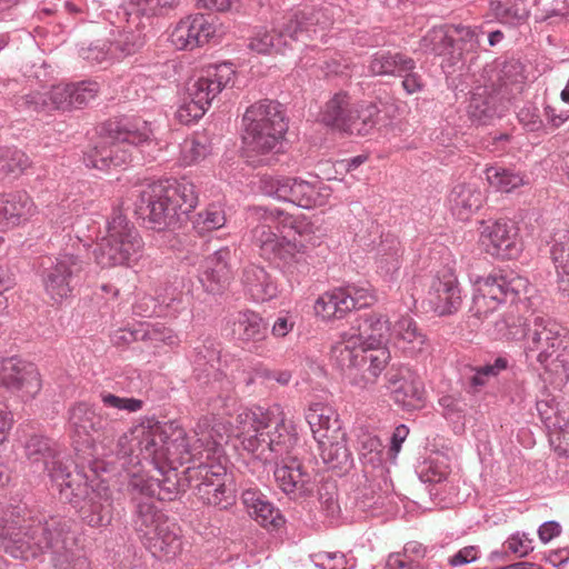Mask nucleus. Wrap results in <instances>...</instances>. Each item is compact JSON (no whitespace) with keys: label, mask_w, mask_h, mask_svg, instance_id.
<instances>
[{"label":"nucleus","mask_w":569,"mask_h":569,"mask_svg":"<svg viewBox=\"0 0 569 569\" xmlns=\"http://www.w3.org/2000/svg\"><path fill=\"white\" fill-rule=\"evenodd\" d=\"M231 432L256 459L264 463L276 461L274 480L286 495L299 498L313 492V475L291 455L298 441L296 426L286 418L279 405L242 410L237 415Z\"/></svg>","instance_id":"obj_1"},{"label":"nucleus","mask_w":569,"mask_h":569,"mask_svg":"<svg viewBox=\"0 0 569 569\" xmlns=\"http://www.w3.org/2000/svg\"><path fill=\"white\" fill-rule=\"evenodd\" d=\"M0 546L13 558H36L50 552L56 569H89L68 522L30 517L21 519L20 508H0Z\"/></svg>","instance_id":"obj_2"},{"label":"nucleus","mask_w":569,"mask_h":569,"mask_svg":"<svg viewBox=\"0 0 569 569\" xmlns=\"http://www.w3.org/2000/svg\"><path fill=\"white\" fill-rule=\"evenodd\" d=\"M199 445L194 432L188 437L176 422L147 419L119 437L112 453L129 476L144 465L163 475L167 468L176 470L193 457L199 458Z\"/></svg>","instance_id":"obj_3"},{"label":"nucleus","mask_w":569,"mask_h":569,"mask_svg":"<svg viewBox=\"0 0 569 569\" xmlns=\"http://www.w3.org/2000/svg\"><path fill=\"white\" fill-rule=\"evenodd\" d=\"M387 316L366 312L359 315L332 346L331 360L352 386L368 389L376 383L391 358L390 351L382 347L391 336Z\"/></svg>","instance_id":"obj_4"},{"label":"nucleus","mask_w":569,"mask_h":569,"mask_svg":"<svg viewBox=\"0 0 569 569\" xmlns=\"http://www.w3.org/2000/svg\"><path fill=\"white\" fill-rule=\"evenodd\" d=\"M227 427L216 416H206L194 427L197 441H200L199 458L190 460L188 467L190 478L198 481L194 486L196 496L206 505L226 509L234 501V490L228 475V458L223 453L221 442L227 435Z\"/></svg>","instance_id":"obj_5"},{"label":"nucleus","mask_w":569,"mask_h":569,"mask_svg":"<svg viewBox=\"0 0 569 569\" xmlns=\"http://www.w3.org/2000/svg\"><path fill=\"white\" fill-rule=\"evenodd\" d=\"M108 134L84 156V163L99 170L120 167L132 160L134 149L158 146L157 128L153 122L141 117L123 118L111 121Z\"/></svg>","instance_id":"obj_6"},{"label":"nucleus","mask_w":569,"mask_h":569,"mask_svg":"<svg viewBox=\"0 0 569 569\" xmlns=\"http://www.w3.org/2000/svg\"><path fill=\"white\" fill-rule=\"evenodd\" d=\"M198 204V193L192 182L156 181L144 186L137 200L138 210L162 230L182 221Z\"/></svg>","instance_id":"obj_7"},{"label":"nucleus","mask_w":569,"mask_h":569,"mask_svg":"<svg viewBox=\"0 0 569 569\" xmlns=\"http://www.w3.org/2000/svg\"><path fill=\"white\" fill-rule=\"evenodd\" d=\"M507 329L503 337L510 340H518L527 337V351H539L537 360L545 370L555 377L560 383L569 380V355L558 352L561 346L560 326L552 319L545 316H535L530 323L519 318L517 322L510 319L498 322Z\"/></svg>","instance_id":"obj_8"},{"label":"nucleus","mask_w":569,"mask_h":569,"mask_svg":"<svg viewBox=\"0 0 569 569\" xmlns=\"http://www.w3.org/2000/svg\"><path fill=\"white\" fill-rule=\"evenodd\" d=\"M24 449L32 471L47 472L61 499L78 503L86 497V475L72 470V461L54 440L36 435L29 438Z\"/></svg>","instance_id":"obj_9"},{"label":"nucleus","mask_w":569,"mask_h":569,"mask_svg":"<svg viewBox=\"0 0 569 569\" xmlns=\"http://www.w3.org/2000/svg\"><path fill=\"white\" fill-rule=\"evenodd\" d=\"M331 11L332 8L323 7L292 12L283 18L277 34L267 30L257 31L250 39L249 48L257 53L268 54L280 51L281 44L291 47V42H301L306 46L308 40L325 36L323 31L332 23Z\"/></svg>","instance_id":"obj_10"},{"label":"nucleus","mask_w":569,"mask_h":569,"mask_svg":"<svg viewBox=\"0 0 569 569\" xmlns=\"http://www.w3.org/2000/svg\"><path fill=\"white\" fill-rule=\"evenodd\" d=\"M242 122L243 143L249 152L258 154L277 150L288 129L280 104L269 99L248 107Z\"/></svg>","instance_id":"obj_11"},{"label":"nucleus","mask_w":569,"mask_h":569,"mask_svg":"<svg viewBox=\"0 0 569 569\" xmlns=\"http://www.w3.org/2000/svg\"><path fill=\"white\" fill-rule=\"evenodd\" d=\"M252 214L257 224L251 230L252 243L260 256L272 261L290 262L300 253V246L280 237L286 228H293V217L278 208L254 207Z\"/></svg>","instance_id":"obj_12"},{"label":"nucleus","mask_w":569,"mask_h":569,"mask_svg":"<svg viewBox=\"0 0 569 569\" xmlns=\"http://www.w3.org/2000/svg\"><path fill=\"white\" fill-rule=\"evenodd\" d=\"M142 240L128 219L116 212L107 222V234L97 243L93 256L101 268L124 266L138 259Z\"/></svg>","instance_id":"obj_13"},{"label":"nucleus","mask_w":569,"mask_h":569,"mask_svg":"<svg viewBox=\"0 0 569 569\" xmlns=\"http://www.w3.org/2000/svg\"><path fill=\"white\" fill-rule=\"evenodd\" d=\"M259 189L266 196L305 209L325 206L331 196L330 187L320 180L307 181L298 177L263 176Z\"/></svg>","instance_id":"obj_14"},{"label":"nucleus","mask_w":569,"mask_h":569,"mask_svg":"<svg viewBox=\"0 0 569 569\" xmlns=\"http://www.w3.org/2000/svg\"><path fill=\"white\" fill-rule=\"evenodd\" d=\"M136 511L133 516L134 529L142 543L153 553L166 555L176 552L180 547L179 538L170 530L169 521L149 498L134 497Z\"/></svg>","instance_id":"obj_15"},{"label":"nucleus","mask_w":569,"mask_h":569,"mask_svg":"<svg viewBox=\"0 0 569 569\" xmlns=\"http://www.w3.org/2000/svg\"><path fill=\"white\" fill-rule=\"evenodd\" d=\"M377 300L367 287H335L317 299L315 311L325 320L341 319L349 311L369 307Z\"/></svg>","instance_id":"obj_16"},{"label":"nucleus","mask_w":569,"mask_h":569,"mask_svg":"<svg viewBox=\"0 0 569 569\" xmlns=\"http://www.w3.org/2000/svg\"><path fill=\"white\" fill-rule=\"evenodd\" d=\"M68 423L79 438L88 437L92 442H99L103 447L106 441L113 438L116 431L107 415L84 401L76 402L69 408Z\"/></svg>","instance_id":"obj_17"},{"label":"nucleus","mask_w":569,"mask_h":569,"mask_svg":"<svg viewBox=\"0 0 569 569\" xmlns=\"http://www.w3.org/2000/svg\"><path fill=\"white\" fill-rule=\"evenodd\" d=\"M0 381L24 402L33 399L42 387L36 366L17 358L0 359Z\"/></svg>","instance_id":"obj_18"},{"label":"nucleus","mask_w":569,"mask_h":569,"mask_svg":"<svg viewBox=\"0 0 569 569\" xmlns=\"http://www.w3.org/2000/svg\"><path fill=\"white\" fill-rule=\"evenodd\" d=\"M236 70L230 62L211 64L202 69L187 88L188 99H194L209 108L213 99L228 86L233 83Z\"/></svg>","instance_id":"obj_19"},{"label":"nucleus","mask_w":569,"mask_h":569,"mask_svg":"<svg viewBox=\"0 0 569 569\" xmlns=\"http://www.w3.org/2000/svg\"><path fill=\"white\" fill-rule=\"evenodd\" d=\"M479 240L486 252L501 259H513L522 249L518 229L505 220L483 222Z\"/></svg>","instance_id":"obj_20"},{"label":"nucleus","mask_w":569,"mask_h":569,"mask_svg":"<svg viewBox=\"0 0 569 569\" xmlns=\"http://www.w3.org/2000/svg\"><path fill=\"white\" fill-rule=\"evenodd\" d=\"M388 389L393 400L406 410H415L423 403V386L409 368L401 367L387 372Z\"/></svg>","instance_id":"obj_21"},{"label":"nucleus","mask_w":569,"mask_h":569,"mask_svg":"<svg viewBox=\"0 0 569 569\" xmlns=\"http://www.w3.org/2000/svg\"><path fill=\"white\" fill-rule=\"evenodd\" d=\"M88 487V493L76 503L69 501L74 508H79L83 519L91 527L108 526L112 520V498L110 490L99 483L97 488Z\"/></svg>","instance_id":"obj_22"},{"label":"nucleus","mask_w":569,"mask_h":569,"mask_svg":"<svg viewBox=\"0 0 569 569\" xmlns=\"http://www.w3.org/2000/svg\"><path fill=\"white\" fill-rule=\"evenodd\" d=\"M214 27L203 14L181 19L170 34L171 43L178 50L194 49L214 34Z\"/></svg>","instance_id":"obj_23"},{"label":"nucleus","mask_w":569,"mask_h":569,"mask_svg":"<svg viewBox=\"0 0 569 569\" xmlns=\"http://www.w3.org/2000/svg\"><path fill=\"white\" fill-rule=\"evenodd\" d=\"M70 93L68 83H59L50 88L31 91L17 101L20 109L36 112L70 111Z\"/></svg>","instance_id":"obj_24"},{"label":"nucleus","mask_w":569,"mask_h":569,"mask_svg":"<svg viewBox=\"0 0 569 569\" xmlns=\"http://www.w3.org/2000/svg\"><path fill=\"white\" fill-rule=\"evenodd\" d=\"M37 213V206L24 191L0 194V231L4 232L28 221Z\"/></svg>","instance_id":"obj_25"},{"label":"nucleus","mask_w":569,"mask_h":569,"mask_svg":"<svg viewBox=\"0 0 569 569\" xmlns=\"http://www.w3.org/2000/svg\"><path fill=\"white\" fill-rule=\"evenodd\" d=\"M356 437L359 459L366 472L372 477L379 476L386 479L388 470L383 465V445L379 437L363 428L357 429ZM385 486L389 487L387 480H385Z\"/></svg>","instance_id":"obj_26"},{"label":"nucleus","mask_w":569,"mask_h":569,"mask_svg":"<svg viewBox=\"0 0 569 569\" xmlns=\"http://www.w3.org/2000/svg\"><path fill=\"white\" fill-rule=\"evenodd\" d=\"M357 103L351 101L347 93L335 94L325 107L322 112V121L339 131H366L369 122L362 119V127L355 126L350 119Z\"/></svg>","instance_id":"obj_27"},{"label":"nucleus","mask_w":569,"mask_h":569,"mask_svg":"<svg viewBox=\"0 0 569 569\" xmlns=\"http://www.w3.org/2000/svg\"><path fill=\"white\" fill-rule=\"evenodd\" d=\"M82 263L70 253H62L54 260L44 258L41 261L39 273L43 282L50 284H68L79 278Z\"/></svg>","instance_id":"obj_28"},{"label":"nucleus","mask_w":569,"mask_h":569,"mask_svg":"<svg viewBox=\"0 0 569 569\" xmlns=\"http://www.w3.org/2000/svg\"><path fill=\"white\" fill-rule=\"evenodd\" d=\"M144 29V21L129 11L126 27L110 41L114 58L122 59L139 51L146 42Z\"/></svg>","instance_id":"obj_29"},{"label":"nucleus","mask_w":569,"mask_h":569,"mask_svg":"<svg viewBox=\"0 0 569 569\" xmlns=\"http://www.w3.org/2000/svg\"><path fill=\"white\" fill-rule=\"evenodd\" d=\"M129 486L133 492L149 499L156 497L160 501H172L178 495V482L170 476L159 480L140 472H132Z\"/></svg>","instance_id":"obj_30"},{"label":"nucleus","mask_w":569,"mask_h":569,"mask_svg":"<svg viewBox=\"0 0 569 569\" xmlns=\"http://www.w3.org/2000/svg\"><path fill=\"white\" fill-rule=\"evenodd\" d=\"M306 420L316 441L342 431L337 411L328 403L311 402L306 411Z\"/></svg>","instance_id":"obj_31"},{"label":"nucleus","mask_w":569,"mask_h":569,"mask_svg":"<svg viewBox=\"0 0 569 569\" xmlns=\"http://www.w3.org/2000/svg\"><path fill=\"white\" fill-rule=\"evenodd\" d=\"M482 202L481 190L472 183H458L448 196L449 209L459 220L469 219L482 206Z\"/></svg>","instance_id":"obj_32"},{"label":"nucleus","mask_w":569,"mask_h":569,"mask_svg":"<svg viewBox=\"0 0 569 569\" xmlns=\"http://www.w3.org/2000/svg\"><path fill=\"white\" fill-rule=\"evenodd\" d=\"M499 108L500 99L493 90L487 87H477L471 92L467 111L475 121L486 123L500 114Z\"/></svg>","instance_id":"obj_33"},{"label":"nucleus","mask_w":569,"mask_h":569,"mask_svg":"<svg viewBox=\"0 0 569 569\" xmlns=\"http://www.w3.org/2000/svg\"><path fill=\"white\" fill-rule=\"evenodd\" d=\"M416 69L412 58L401 52L381 51L372 56L369 63L371 76H402L405 71Z\"/></svg>","instance_id":"obj_34"},{"label":"nucleus","mask_w":569,"mask_h":569,"mask_svg":"<svg viewBox=\"0 0 569 569\" xmlns=\"http://www.w3.org/2000/svg\"><path fill=\"white\" fill-rule=\"evenodd\" d=\"M317 442L320 457L329 468H342L348 465L350 452L346 445V433L343 431L319 439Z\"/></svg>","instance_id":"obj_35"},{"label":"nucleus","mask_w":569,"mask_h":569,"mask_svg":"<svg viewBox=\"0 0 569 569\" xmlns=\"http://www.w3.org/2000/svg\"><path fill=\"white\" fill-rule=\"evenodd\" d=\"M230 250L221 248L207 257L200 266L198 280L201 284L206 282L220 283L228 280Z\"/></svg>","instance_id":"obj_36"},{"label":"nucleus","mask_w":569,"mask_h":569,"mask_svg":"<svg viewBox=\"0 0 569 569\" xmlns=\"http://www.w3.org/2000/svg\"><path fill=\"white\" fill-rule=\"evenodd\" d=\"M233 332L244 342H258L266 338L267 326L258 313L244 310L234 318Z\"/></svg>","instance_id":"obj_37"},{"label":"nucleus","mask_w":569,"mask_h":569,"mask_svg":"<svg viewBox=\"0 0 569 569\" xmlns=\"http://www.w3.org/2000/svg\"><path fill=\"white\" fill-rule=\"evenodd\" d=\"M435 290L428 291L427 303L438 316L450 315L455 312L460 302V287H433Z\"/></svg>","instance_id":"obj_38"},{"label":"nucleus","mask_w":569,"mask_h":569,"mask_svg":"<svg viewBox=\"0 0 569 569\" xmlns=\"http://www.w3.org/2000/svg\"><path fill=\"white\" fill-rule=\"evenodd\" d=\"M489 186L499 192L509 193L526 183L525 176L513 169L491 166L486 169Z\"/></svg>","instance_id":"obj_39"},{"label":"nucleus","mask_w":569,"mask_h":569,"mask_svg":"<svg viewBox=\"0 0 569 569\" xmlns=\"http://www.w3.org/2000/svg\"><path fill=\"white\" fill-rule=\"evenodd\" d=\"M396 339L408 345L412 351L421 350L426 343V336L418 328L417 322L409 316H402L392 327L390 331Z\"/></svg>","instance_id":"obj_40"},{"label":"nucleus","mask_w":569,"mask_h":569,"mask_svg":"<svg viewBox=\"0 0 569 569\" xmlns=\"http://www.w3.org/2000/svg\"><path fill=\"white\" fill-rule=\"evenodd\" d=\"M559 282H569V232L560 231L555 234L550 249Z\"/></svg>","instance_id":"obj_41"},{"label":"nucleus","mask_w":569,"mask_h":569,"mask_svg":"<svg viewBox=\"0 0 569 569\" xmlns=\"http://www.w3.org/2000/svg\"><path fill=\"white\" fill-rule=\"evenodd\" d=\"M453 44V39L449 37L445 27H435L429 30L420 40V49L425 52H431L442 56L449 52Z\"/></svg>","instance_id":"obj_42"},{"label":"nucleus","mask_w":569,"mask_h":569,"mask_svg":"<svg viewBox=\"0 0 569 569\" xmlns=\"http://www.w3.org/2000/svg\"><path fill=\"white\" fill-rule=\"evenodd\" d=\"M70 93V111L81 109L94 100L100 91V84L97 81L86 80L77 83H68Z\"/></svg>","instance_id":"obj_43"},{"label":"nucleus","mask_w":569,"mask_h":569,"mask_svg":"<svg viewBox=\"0 0 569 569\" xmlns=\"http://www.w3.org/2000/svg\"><path fill=\"white\" fill-rule=\"evenodd\" d=\"M30 166L29 157L17 148L0 146V172L20 174Z\"/></svg>","instance_id":"obj_44"},{"label":"nucleus","mask_w":569,"mask_h":569,"mask_svg":"<svg viewBox=\"0 0 569 569\" xmlns=\"http://www.w3.org/2000/svg\"><path fill=\"white\" fill-rule=\"evenodd\" d=\"M180 0H131L130 10L132 16H142L147 20L151 17L166 13L178 6Z\"/></svg>","instance_id":"obj_45"},{"label":"nucleus","mask_w":569,"mask_h":569,"mask_svg":"<svg viewBox=\"0 0 569 569\" xmlns=\"http://www.w3.org/2000/svg\"><path fill=\"white\" fill-rule=\"evenodd\" d=\"M379 113L380 111L375 103L358 102L350 120L355 122V126L362 127V119L365 118L366 122H369L368 127L366 131H347V133L357 136L369 134L378 124Z\"/></svg>","instance_id":"obj_46"},{"label":"nucleus","mask_w":569,"mask_h":569,"mask_svg":"<svg viewBox=\"0 0 569 569\" xmlns=\"http://www.w3.org/2000/svg\"><path fill=\"white\" fill-rule=\"evenodd\" d=\"M224 223V211L217 204H210L204 211L199 212L193 221L194 228L200 233L219 229Z\"/></svg>","instance_id":"obj_47"},{"label":"nucleus","mask_w":569,"mask_h":569,"mask_svg":"<svg viewBox=\"0 0 569 569\" xmlns=\"http://www.w3.org/2000/svg\"><path fill=\"white\" fill-rule=\"evenodd\" d=\"M209 152L210 147L204 137L186 139L181 146V161L186 166H191L204 159Z\"/></svg>","instance_id":"obj_48"},{"label":"nucleus","mask_w":569,"mask_h":569,"mask_svg":"<svg viewBox=\"0 0 569 569\" xmlns=\"http://www.w3.org/2000/svg\"><path fill=\"white\" fill-rule=\"evenodd\" d=\"M449 475V467L443 458H430L422 462L419 478L423 482L439 483Z\"/></svg>","instance_id":"obj_49"},{"label":"nucleus","mask_w":569,"mask_h":569,"mask_svg":"<svg viewBox=\"0 0 569 569\" xmlns=\"http://www.w3.org/2000/svg\"><path fill=\"white\" fill-rule=\"evenodd\" d=\"M79 56L91 63H103L114 58L111 42L97 41L79 49Z\"/></svg>","instance_id":"obj_50"},{"label":"nucleus","mask_w":569,"mask_h":569,"mask_svg":"<svg viewBox=\"0 0 569 569\" xmlns=\"http://www.w3.org/2000/svg\"><path fill=\"white\" fill-rule=\"evenodd\" d=\"M250 516L266 528L277 529L283 523L279 509L274 508L268 499L260 503L257 509L252 510Z\"/></svg>","instance_id":"obj_51"},{"label":"nucleus","mask_w":569,"mask_h":569,"mask_svg":"<svg viewBox=\"0 0 569 569\" xmlns=\"http://www.w3.org/2000/svg\"><path fill=\"white\" fill-rule=\"evenodd\" d=\"M500 80L505 87L517 86L521 88L527 80L525 66L519 60L506 61L500 71Z\"/></svg>","instance_id":"obj_52"},{"label":"nucleus","mask_w":569,"mask_h":569,"mask_svg":"<svg viewBox=\"0 0 569 569\" xmlns=\"http://www.w3.org/2000/svg\"><path fill=\"white\" fill-rule=\"evenodd\" d=\"M310 560L319 569H348L347 557L339 551H319L310 555Z\"/></svg>","instance_id":"obj_53"},{"label":"nucleus","mask_w":569,"mask_h":569,"mask_svg":"<svg viewBox=\"0 0 569 569\" xmlns=\"http://www.w3.org/2000/svg\"><path fill=\"white\" fill-rule=\"evenodd\" d=\"M100 398L104 407L129 413L141 410L143 406V401L140 399L119 397L110 392H101Z\"/></svg>","instance_id":"obj_54"},{"label":"nucleus","mask_w":569,"mask_h":569,"mask_svg":"<svg viewBox=\"0 0 569 569\" xmlns=\"http://www.w3.org/2000/svg\"><path fill=\"white\" fill-rule=\"evenodd\" d=\"M208 108L202 106L201 103H198L194 99H188L178 107L176 112V118L178 121L182 124H190L198 119H200Z\"/></svg>","instance_id":"obj_55"},{"label":"nucleus","mask_w":569,"mask_h":569,"mask_svg":"<svg viewBox=\"0 0 569 569\" xmlns=\"http://www.w3.org/2000/svg\"><path fill=\"white\" fill-rule=\"evenodd\" d=\"M518 120L527 131L537 132L545 128L540 110L532 103H528L519 110Z\"/></svg>","instance_id":"obj_56"},{"label":"nucleus","mask_w":569,"mask_h":569,"mask_svg":"<svg viewBox=\"0 0 569 569\" xmlns=\"http://www.w3.org/2000/svg\"><path fill=\"white\" fill-rule=\"evenodd\" d=\"M506 546L509 551L519 557H526L533 550L532 539H530L525 532H516L511 535L507 539Z\"/></svg>","instance_id":"obj_57"},{"label":"nucleus","mask_w":569,"mask_h":569,"mask_svg":"<svg viewBox=\"0 0 569 569\" xmlns=\"http://www.w3.org/2000/svg\"><path fill=\"white\" fill-rule=\"evenodd\" d=\"M242 492H241V499L243 505L246 506L249 515L252 510L257 509L260 503L264 502L267 500L266 496L262 495L259 489L251 483H242Z\"/></svg>","instance_id":"obj_58"},{"label":"nucleus","mask_w":569,"mask_h":569,"mask_svg":"<svg viewBox=\"0 0 569 569\" xmlns=\"http://www.w3.org/2000/svg\"><path fill=\"white\" fill-rule=\"evenodd\" d=\"M220 388V393L216 399H212L210 406L212 410L226 412L230 407V403L234 402V398L232 396V382L230 380L221 381Z\"/></svg>","instance_id":"obj_59"},{"label":"nucleus","mask_w":569,"mask_h":569,"mask_svg":"<svg viewBox=\"0 0 569 569\" xmlns=\"http://www.w3.org/2000/svg\"><path fill=\"white\" fill-rule=\"evenodd\" d=\"M537 411L541 421L547 427L550 425L555 426V417H557L560 409L553 399L547 398L537 401Z\"/></svg>","instance_id":"obj_60"},{"label":"nucleus","mask_w":569,"mask_h":569,"mask_svg":"<svg viewBox=\"0 0 569 569\" xmlns=\"http://www.w3.org/2000/svg\"><path fill=\"white\" fill-rule=\"evenodd\" d=\"M143 338H148L154 341H161L169 346H172L177 342V337L172 333V331L161 326H153L150 329H148L143 333L142 339Z\"/></svg>","instance_id":"obj_61"},{"label":"nucleus","mask_w":569,"mask_h":569,"mask_svg":"<svg viewBox=\"0 0 569 569\" xmlns=\"http://www.w3.org/2000/svg\"><path fill=\"white\" fill-rule=\"evenodd\" d=\"M490 291L488 292L489 298L501 302H510L515 303L519 297V290H516L515 287H489Z\"/></svg>","instance_id":"obj_62"},{"label":"nucleus","mask_w":569,"mask_h":569,"mask_svg":"<svg viewBox=\"0 0 569 569\" xmlns=\"http://www.w3.org/2000/svg\"><path fill=\"white\" fill-rule=\"evenodd\" d=\"M401 77L403 78L402 88L408 94L418 93L423 90V80L421 76L415 71V69L405 71Z\"/></svg>","instance_id":"obj_63"},{"label":"nucleus","mask_w":569,"mask_h":569,"mask_svg":"<svg viewBox=\"0 0 569 569\" xmlns=\"http://www.w3.org/2000/svg\"><path fill=\"white\" fill-rule=\"evenodd\" d=\"M479 557V550L475 546H468L460 549L457 553L449 558V565L457 567L476 561Z\"/></svg>","instance_id":"obj_64"}]
</instances>
